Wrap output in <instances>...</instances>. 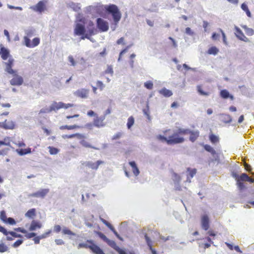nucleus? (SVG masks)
<instances>
[{"instance_id": "20", "label": "nucleus", "mask_w": 254, "mask_h": 254, "mask_svg": "<svg viewBox=\"0 0 254 254\" xmlns=\"http://www.w3.org/2000/svg\"><path fill=\"white\" fill-rule=\"evenodd\" d=\"M42 226V225L40 222L33 220L31 222L29 230L31 231H35L37 229H40Z\"/></svg>"}, {"instance_id": "33", "label": "nucleus", "mask_w": 254, "mask_h": 254, "mask_svg": "<svg viewBox=\"0 0 254 254\" xmlns=\"http://www.w3.org/2000/svg\"><path fill=\"white\" fill-rule=\"evenodd\" d=\"M79 127H80L79 126L76 125H71V126H67V125L62 126L60 127V129H62V130L65 129H68V130H71V129H76V128H79Z\"/></svg>"}, {"instance_id": "29", "label": "nucleus", "mask_w": 254, "mask_h": 254, "mask_svg": "<svg viewBox=\"0 0 254 254\" xmlns=\"http://www.w3.org/2000/svg\"><path fill=\"white\" fill-rule=\"evenodd\" d=\"M62 234L64 235H68L69 236H75L76 234L71 231L66 227H64L62 229Z\"/></svg>"}, {"instance_id": "18", "label": "nucleus", "mask_w": 254, "mask_h": 254, "mask_svg": "<svg viewBox=\"0 0 254 254\" xmlns=\"http://www.w3.org/2000/svg\"><path fill=\"white\" fill-rule=\"evenodd\" d=\"M196 172L197 171L196 169L188 168L187 169V181L190 183L191 182V179L196 174Z\"/></svg>"}, {"instance_id": "13", "label": "nucleus", "mask_w": 254, "mask_h": 254, "mask_svg": "<svg viewBox=\"0 0 254 254\" xmlns=\"http://www.w3.org/2000/svg\"><path fill=\"white\" fill-rule=\"evenodd\" d=\"M14 60L12 58L9 59L7 62L4 63V64L5 65V70L6 72L10 74H14L16 73V71L13 70L12 68V67L13 65Z\"/></svg>"}, {"instance_id": "8", "label": "nucleus", "mask_w": 254, "mask_h": 254, "mask_svg": "<svg viewBox=\"0 0 254 254\" xmlns=\"http://www.w3.org/2000/svg\"><path fill=\"white\" fill-rule=\"evenodd\" d=\"M97 26L102 32L107 31L109 29L108 23L101 18H97Z\"/></svg>"}, {"instance_id": "16", "label": "nucleus", "mask_w": 254, "mask_h": 254, "mask_svg": "<svg viewBox=\"0 0 254 254\" xmlns=\"http://www.w3.org/2000/svg\"><path fill=\"white\" fill-rule=\"evenodd\" d=\"M100 220L107 226L115 234V235L120 240H123L122 238L119 235L114 227L108 221L102 218H100Z\"/></svg>"}, {"instance_id": "60", "label": "nucleus", "mask_w": 254, "mask_h": 254, "mask_svg": "<svg viewBox=\"0 0 254 254\" xmlns=\"http://www.w3.org/2000/svg\"><path fill=\"white\" fill-rule=\"evenodd\" d=\"M68 59L69 62L71 63V64L73 66H74L75 65V62L73 57L72 56H69Z\"/></svg>"}, {"instance_id": "14", "label": "nucleus", "mask_w": 254, "mask_h": 254, "mask_svg": "<svg viewBox=\"0 0 254 254\" xmlns=\"http://www.w3.org/2000/svg\"><path fill=\"white\" fill-rule=\"evenodd\" d=\"M89 90L85 88H81L75 91L73 94L78 97L81 98H87L89 94Z\"/></svg>"}, {"instance_id": "5", "label": "nucleus", "mask_w": 254, "mask_h": 254, "mask_svg": "<svg viewBox=\"0 0 254 254\" xmlns=\"http://www.w3.org/2000/svg\"><path fill=\"white\" fill-rule=\"evenodd\" d=\"M47 3L46 0H40L36 5L30 6V8L41 13L47 9Z\"/></svg>"}, {"instance_id": "42", "label": "nucleus", "mask_w": 254, "mask_h": 254, "mask_svg": "<svg viewBox=\"0 0 254 254\" xmlns=\"http://www.w3.org/2000/svg\"><path fill=\"white\" fill-rule=\"evenodd\" d=\"M134 119L132 116H130L128 118L127 120V127L128 129H129L134 124Z\"/></svg>"}, {"instance_id": "45", "label": "nucleus", "mask_w": 254, "mask_h": 254, "mask_svg": "<svg viewBox=\"0 0 254 254\" xmlns=\"http://www.w3.org/2000/svg\"><path fill=\"white\" fill-rule=\"evenodd\" d=\"M8 250V247L3 243H0V253H4Z\"/></svg>"}, {"instance_id": "30", "label": "nucleus", "mask_w": 254, "mask_h": 254, "mask_svg": "<svg viewBox=\"0 0 254 254\" xmlns=\"http://www.w3.org/2000/svg\"><path fill=\"white\" fill-rule=\"evenodd\" d=\"M36 215L35 208H32L27 211L25 216L29 218H33Z\"/></svg>"}, {"instance_id": "9", "label": "nucleus", "mask_w": 254, "mask_h": 254, "mask_svg": "<svg viewBox=\"0 0 254 254\" xmlns=\"http://www.w3.org/2000/svg\"><path fill=\"white\" fill-rule=\"evenodd\" d=\"M235 35L239 40L245 42H250L249 39L245 36L242 31L237 26H235Z\"/></svg>"}, {"instance_id": "64", "label": "nucleus", "mask_w": 254, "mask_h": 254, "mask_svg": "<svg viewBox=\"0 0 254 254\" xmlns=\"http://www.w3.org/2000/svg\"><path fill=\"white\" fill-rule=\"evenodd\" d=\"M40 240H41V238L39 237V236H37V237L35 236L34 239H33V241L34 242V243L36 244H39L40 243Z\"/></svg>"}, {"instance_id": "37", "label": "nucleus", "mask_w": 254, "mask_h": 254, "mask_svg": "<svg viewBox=\"0 0 254 254\" xmlns=\"http://www.w3.org/2000/svg\"><path fill=\"white\" fill-rule=\"evenodd\" d=\"M242 9L246 12L247 16L249 17H251V13L249 10L247 5L245 3H243L241 5Z\"/></svg>"}, {"instance_id": "17", "label": "nucleus", "mask_w": 254, "mask_h": 254, "mask_svg": "<svg viewBox=\"0 0 254 254\" xmlns=\"http://www.w3.org/2000/svg\"><path fill=\"white\" fill-rule=\"evenodd\" d=\"M201 223L203 229L205 231L208 230L209 228V220L207 215H204L201 217Z\"/></svg>"}, {"instance_id": "21", "label": "nucleus", "mask_w": 254, "mask_h": 254, "mask_svg": "<svg viewBox=\"0 0 254 254\" xmlns=\"http://www.w3.org/2000/svg\"><path fill=\"white\" fill-rule=\"evenodd\" d=\"M220 121L224 124H229L232 122V119L230 115L222 114L220 115Z\"/></svg>"}, {"instance_id": "32", "label": "nucleus", "mask_w": 254, "mask_h": 254, "mask_svg": "<svg viewBox=\"0 0 254 254\" xmlns=\"http://www.w3.org/2000/svg\"><path fill=\"white\" fill-rule=\"evenodd\" d=\"M209 138L211 142L213 144L218 143L219 141V137L213 133H210L209 134Z\"/></svg>"}, {"instance_id": "52", "label": "nucleus", "mask_w": 254, "mask_h": 254, "mask_svg": "<svg viewBox=\"0 0 254 254\" xmlns=\"http://www.w3.org/2000/svg\"><path fill=\"white\" fill-rule=\"evenodd\" d=\"M123 135V133L121 132H117L112 137V140H116L121 138Z\"/></svg>"}, {"instance_id": "58", "label": "nucleus", "mask_w": 254, "mask_h": 254, "mask_svg": "<svg viewBox=\"0 0 254 254\" xmlns=\"http://www.w3.org/2000/svg\"><path fill=\"white\" fill-rule=\"evenodd\" d=\"M220 32L222 34V37H223V43L226 45H227L228 44L227 43V42L226 41V35L225 34V33H224V32L223 31V30L222 29H220Z\"/></svg>"}, {"instance_id": "24", "label": "nucleus", "mask_w": 254, "mask_h": 254, "mask_svg": "<svg viewBox=\"0 0 254 254\" xmlns=\"http://www.w3.org/2000/svg\"><path fill=\"white\" fill-rule=\"evenodd\" d=\"M129 164L131 168V170L133 172L134 175L137 176L139 174V171L134 161H131L129 162Z\"/></svg>"}, {"instance_id": "63", "label": "nucleus", "mask_w": 254, "mask_h": 254, "mask_svg": "<svg viewBox=\"0 0 254 254\" xmlns=\"http://www.w3.org/2000/svg\"><path fill=\"white\" fill-rule=\"evenodd\" d=\"M220 35L219 34L213 33L212 35V39L213 40H217L219 39Z\"/></svg>"}, {"instance_id": "11", "label": "nucleus", "mask_w": 254, "mask_h": 254, "mask_svg": "<svg viewBox=\"0 0 254 254\" xmlns=\"http://www.w3.org/2000/svg\"><path fill=\"white\" fill-rule=\"evenodd\" d=\"M87 243L91 244L90 250L94 254H105L103 251L97 245H96L92 240H87Z\"/></svg>"}, {"instance_id": "28", "label": "nucleus", "mask_w": 254, "mask_h": 254, "mask_svg": "<svg viewBox=\"0 0 254 254\" xmlns=\"http://www.w3.org/2000/svg\"><path fill=\"white\" fill-rule=\"evenodd\" d=\"M220 95L221 97L224 99H227L228 98H230L231 100L234 99V97L233 95H230L229 92L225 89L222 90L220 92Z\"/></svg>"}, {"instance_id": "15", "label": "nucleus", "mask_w": 254, "mask_h": 254, "mask_svg": "<svg viewBox=\"0 0 254 254\" xmlns=\"http://www.w3.org/2000/svg\"><path fill=\"white\" fill-rule=\"evenodd\" d=\"M1 124L2 128L5 129H13L16 126L15 122L12 120H5Z\"/></svg>"}, {"instance_id": "10", "label": "nucleus", "mask_w": 254, "mask_h": 254, "mask_svg": "<svg viewBox=\"0 0 254 254\" xmlns=\"http://www.w3.org/2000/svg\"><path fill=\"white\" fill-rule=\"evenodd\" d=\"M49 189H44L29 194V196L37 198H44L49 192Z\"/></svg>"}, {"instance_id": "49", "label": "nucleus", "mask_w": 254, "mask_h": 254, "mask_svg": "<svg viewBox=\"0 0 254 254\" xmlns=\"http://www.w3.org/2000/svg\"><path fill=\"white\" fill-rule=\"evenodd\" d=\"M247 177H248L247 174H246L245 173H243L240 176H239V178L237 180H239L240 181H242V182H244V181L247 182Z\"/></svg>"}, {"instance_id": "6", "label": "nucleus", "mask_w": 254, "mask_h": 254, "mask_svg": "<svg viewBox=\"0 0 254 254\" xmlns=\"http://www.w3.org/2000/svg\"><path fill=\"white\" fill-rule=\"evenodd\" d=\"M24 42L25 45L28 48H34L38 46L40 43V39L35 38L33 39L32 42L28 37L25 36L24 37Z\"/></svg>"}, {"instance_id": "41", "label": "nucleus", "mask_w": 254, "mask_h": 254, "mask_svg": "<svg viewBox=\"0 0 254 254\" xmlns=\"http://www.w3.org/2000/svg\"><path fill=\"white\" fill-rule=\"evenodd\" d=\"M172 179L175 182L179 183L181 180V176L176 173L172 174Z\"/></svg>"}, {"instance_id": "40", "label": "nucleus", "mask_w": 254, "mask_h": 254, "mask_svg": "<svg viewBox=\"0 0 254 254\" xmlns=\"http://www.w3.org/2000/svg\"><path fill=\"white\" fill-rule=\"evenodd\" d=\"M48 149L50 153L52 155H56L59 152V150L58 148L53 146L48 147Z\"/></svg>"}, {"instance_id": "23", "label": "nucleus", "mask_w": 254, "mask_h": 254, "mask_svg": "<svg viewBox=\"0 0 254 254\" xmlns=\"http://www.w3.org/2000/svg\"><path fill=\"white\" fill-rule=\"evenodd\" d=\"M0 55L2 60H6L9 56V52L4 47H1L0 50Z\"/></svg>"}, {"instance_id": "46", "label": "nucleus", "mask_w": 254, "mask_h": 254, "mask_svg": "<svg viewBox=\"0 0 254 254\" xmlns=\"http://www.w3.org/2000/svg\"><path fill=\"white\" fill-rule=\"evenodd\" d=\"M82 135L79 134V133H75V134H70V135H65L64 136H63V137L65 138H73V137H77L79 138H81L82 137Z\"/></svg>"}, {"instance_id": "44", "label": "nucleus", "mask_w": 254, "mask_h": 254, "mask_svg": "<svg viewBox=\"0 0 254 254\" xmlns=\"http://www.w3.org/2000/svg\"><path fill=\"white\" fill-rule=\"evenodd\" d=\"M204 149L207 151L208 152L211 153L212 154H214L216 153L215 151L210 145L206 144L204 146Z\"/></svg>"}, {"instance_id": "43", "label": "nucleus", "mask_w": 254, "mask_h": 254, "mask_svg": "<svg viewBox=\"0 0 254 254\" xmlns=\"http://www.w3.org/2000/svg\"><path fill=\"white\" fill-rule=\"evenodd\" d=\"M8 236H10L12 238H22V236L20 234H17L15 232L13 231H8Z\"/></svg>"}, {"instance_id": "39", "label": "nucleus", "mask_w": 254, "mask_h": 254, "mask_svg": "<svg viewBox=\"0 0 254 254\" xmlns=\"http://www.w3.org/2000/svg\"><path fill=\"white\" fill-rule=\"evenodd\" d=\"M177 131L181 136L183 135L189 134L190 132V130L189 129L179 128Z\"/></svg>"}, {"instance_id": "54", "label": "nucleus", "mask_w": 254, "mask_h": 254, "mask_svg": "<svg viewBox=\"0 0 254 254\" xmlns=\"http://www.w3.org/2000/svg\"><path fill=\"white\" fill-rule=\"evenodd\" d=\"M4 143L3 145H9L10 142V138L9 137H5L3 139V141H2Z\"/></svg>"}, {"instance_id": "36", "label": "nucleus", "mask_w": 254, "mask_h": 254, "mask_svg": "<svg viewBox=\"0 0 254 254\" xmlns=\"http://www.w3.org/2000/svg\"><path fill=\"white\" fill-rule=\"evenodd\" d=\"M219 52V50L215 46L210 47L207 53L209 55H216Z\"/></svg>"}, {"instance_id": "62", "label": "nucleus", "mask_w": 254, "mask_h": 254, "mask_svg": "<svg viewBox=\"0 0 254 254\" xmlns=\"http://www.w3.org/2000/svg\"><path fill=\"white\" fill-rule=\"evenodd\" d=\"M49 112H51V111H50V108H43L40 110L39 114L47 113Z\"/></svg>"}, {"instance_id": "1", "label": "nucleus", "mask_w": 254, "mask_h": 254, "mask_svg": "<svg viewBox=\"0 0 254 254\" xmlns=\"http://www.w3.org/2000/svg\"><path fill=\"white\" fill-rule=\"evenodd\" d=\"M95 10L97 13H102L106 11L112 15L114 21L118 23L121 20L122 14L118 6L114 4L109 5L98 4L95 6Z\"/></svg>"}, {"instance_id": "56", "label": "nucleus", "mask_w": 254, "mask_h": 254, "mask_svg": "<svg viewBox=\"0 0 254 254\" xmlns=\"http://www.w3.org/2000/svg\"><path fill=\"white\" fill-rule=\"evenodd\" d=\"M96 84L97 87L100 89V90H102L104 87V85L103 82L101 81H97L96 82Z\"/></svg>"}, {"instance_id": "35", "label": "nucleus", "mask_w": 254, "mask_h": 254, "mask_svg": "<svg viewBox=\"0 0 254 254\" xmlns=\"http://www.w3.org/2000/svg\"><path fill=\"white\" fill-rule=\"evenodd\" d=\"M197 92L201 95L203 96H208L210 94V92L209 91H204L202 89L201 85H198L197 86Z\"/></svg>"}, {"instance_id": "50", "label": "nucleus", "mask_w": 254, "mask_h": 254, "mask_svg": "<svg viewBox=\"0 0 254 254\" xmlns=\"http://www.w3.org/2000/svg\"><path fill=\"white\" fill-rule=\"evenodd\" d=\"M9 149L8 148H4L0 150V155L3 156L7 155Z\"/></svg>"}, {"instance_id": "22", "label": "nucleus", "mask_w": 254, "mask_h": 254, "mask_svg": "<svg viewBox=\"0 0 254 254\" xmlns=\"http://www.w3.org/2000/svg\"><path fill=\"white\" fill-rule=\"evenodd\" d=\"M144 238L145 239L146 243L150 250L151 251L152 254H157V253L155 249L152 248V242L149 237L148 236L147 234H144Z\"/></svg>"}, {"instance_id": "7", "label": "nucleus", "mask_w": 254, "mask_h": 254, "mask_svg": "<svg viewBox=\"0 0 254 254\" xmlns=\"http://www.w3.org/2000/svg\"><path fill=\"white\" fill-rule=\"evenodd\" d=\"M0 219L5 224L14 225L16 224L15 220L11 217L7 218L5 212L2 210L0 213Z\"/></svg>"}, {"instance_id": "26", "label": "nucleus", "mask_w": 254, "mask_h": 254, "mask_svg": "<svg viewBox=\"0 0 254 254\" xmlns=\"http://www.w3.org/2000/svg\"><path fill=\"white\" fill-rule=\"evenodd\" d=\"M16 152L21 156L29 154L31 152V149L29 147L25 149H16Z\"/></svg>"}, {"instance_id": "19", "label": "nucleus", "mask_w": 254, "mask_h": 254, "mask_svg": "<svg viewBox=\"0 0 254 254\" xmlns=\"http://www.w3.org/2000/svg\"><path fill=\"white\" fill-rule=\"evenodd\" d=\"M104 117H96L93 120V125L96 127H100L104 126Z\"/></svg>"}, {"instance_id": "59", "label": "nucleus", "mask_w": 254, "mask_h": 254, "mask_svg": "<svg viewBox=\"0 0 254 254\" xmlns=\"http://www.w3.org/2000/svg\"><path fill=\"white\" fill-rule=\"evenodd\" d=\"M14 230L15 231L19 232H21V233H24V234L27 233V231L25 229H24V228H22L21 227L16 228L14 229Z\"/></svg>"}, {"instance_id": "53", "label": "nucleus", "mask_w": 254, "mask_h": 254, "mask_svg": "<svg viewBox=\"0 0 254 254\" xmlns=\"http://www.w3.org/2000/svg\"><path fill=\"white\" fill-rule=\"evenodd\" d=\"M237 185L238 188L241 190H243L245 188V186L243 183V182L240 181L238 180H237Z\"/></svg>"}, {"instance_id": "47", "label": "nucleus", "mask_w": 254, "mask_h": 254, "mask_svg": "<svg viewBox=\"0 0 254 254\" xmlns=\"http://www.w3.org/2000/svg\"><path fill=\"white\" fill-rule=\"evenodd\" d=\"M69 6L73 8L74 11H78L80 9V7L78 3H75L72 2L69 4Z\"/></svg>"}, {"instance_id": "55", "label": "nucleus", "mask_w": 254, "mask_h": 254, "mask_svg": "<svg viewBox=\"0 0 254 254\" xmlns=\"http://www.w3.org/2000/svg\"><path fill=\"white\" fill-rule=\"evenodd\" d=\"M62 230V228L59 225H55L54 227V231L57 233H59Z\"/></svg>"}, {"instance_id": "25", "label": "nucleus", "mask_w": 254, "mask_h": 254, "mask_svg": "<svg viewBox=\"0 0 254 254\" xmlns=\"http://www.w3.org/2000/svg\"><path fill=\"white\" fill-rule=\"evenodd\" d=\"M189 134H190V140L191 142H194L198 137L199 135V132L198 130H197V131L190 130V132L189 133Z\"/></svg>"}, {"instance_id": "4", "label": "nucleus", "mask_w": 254, "mask_h": 254, "mask_svg": "<svg viewBox=\"0 0 254 254\" xmlns=\"http://www.w3.org/2000/svg\"><path fill=\"white\" fill-rule=\"evenodd\" d=\"M73 106V104L70 103L65 104L62 102H54L51 105V106L50 107V111H51V112L57 111L62 108L67 109Z\"/></svg>"}, {"instance_id": "51", "label": "nucleus", "mask_w": 254, "mask_h": 254, "mask_svg": "<svg viewBox=\"0 0 254 254\" xmlns=\"http://www.w3.org/2000/svg\"><path fill=\"white\" fill-rule=\"evenodd\" d=\"M23 243L22 240H18L12 244V247L14 248H17L21 245Z\"/></svg>"}, {"instance_id": "2", "label": "nucleus", "mask_w": 254, "mask_h": 254, "mask_svg": "<svg viewBox=\"0 0 254 254\" xmlns=\"http://www.w3.org/2000/svg\"><path fill=\"white\" fill-rule=\"evenodd\" d=\"M96 33V29L94 26V23L90 22L87 27V30L86 31L85 26L81 23H77L74 29V34L75 35L81 36V39L82 40L85 38L90 39L91 37Z\"/></svg>"}, {"instance_id": "3", "label": "nucleus", "mask_w": 254, "mask_h": 254, "mask_svg": "<svg viewBox=\"0 0 254 254\" xmlns=\"http://www.w3.org/2000/svg\"><path fill=\"white\" fill-rule=\"evenodd\" d=\"M164 134L165 136L161 135H157V139L161 142H165L169 145L181 143L185 141L184 138L180 136L178 131L171 134L170 129L166 130L164 131Z\"/></svg>"}, {"instance_id": "38", "label": "nucleus", "mask_w": 254, "mask_h": 254, "mask_svg": "<svg viewBox=\"0 0 254 254\" xmlns=\"http://www.w3.org/2000/svg\"><path fill=\"white\" fill-rule=\"evenodd\" d=\"M91 246V244H89L87 243V240L86 241L85 243H79L77 246V249H80L81 248H85V249H90Z\"/></svg>"}, {"instance_id": "61", "label": "nucleus", "mask_w": 254, "mask_h": 254, "mask_svg": "<svg viewBox=\"0 0 254 254\" xmlns=\"http://www.w3.org/2000/svg\"><path fill=\"white\" fill-rule=\"evenodd\" d=\"M55 242L57 245H63L64 244V241L62 239H56Z\"/></svg>"}, {"instance_id": "27", "label": "nucleus", "mask_w": 254, "mask_h": 254, "mask_svg": "<svg viewBox=\"0 0 254 254\" xmlns=\"http://www.w3.org/2000/svg\"><path fill=\"white\" fill-rule=\"evenodd\" d=\"M159 93L166 97H169L173 95L172 92L164 87L159 91Z\"/></svg>"}, {"instance_id": "31", "label": "nucleus", "mask_w": 254, "mask_h": 254, "mask_svg": "<svg viewBox=\"0 0 254 254\" xmlns=\"http://www.w3.org/2000/svg\"><path fill=\"white\" fill-rule=\"evenodd\" d=\"M8 232L3 227L0 225V232H1L3 235L6 236V240L8 241H11L13 240V238L8 236Z\"/></svg>"}, {"instance_id": "34", "label": "nucleus", "mask_w": 254, "mask_h": 254, "mask_svg": "<svg viewBox=\"0 0 254 254\" xmlns=\"http://www.w3.org/2000/svg\"><path fill=\"white\" fill-rule=\"evenodd\" d=\"M242 27L245 30L247 35L252 36L254 34V30L252 28H249L246 25H242Z\"/></svg>"}, {"instance_id": "48", "label": "nucleus", "mask_w": 254, "mask_h": 254, "mask_svg": "<svg viewBox=\"0 0 254 254\" xmlns=\"http://www.w3.org/2000/svg\"><path fill=\"white\" fill-rule=\"evenodd\" d=\"M144 86L148 89L151 90L153 87V84L151 81H147L144 83Z\"/></svg>"}, {"instance_id": "12", "label": "nucleus", "mask_w": 254, "mask_h": 254, "mask_svg": "<svg viewBox=\"0 0 254 254\" xmlns=\"http://www.w3.org/2000/svg\"><path fill=\"white\" fill-rule=\"evenodd\" d=\"M13 77V78L10 80V83L12 85H17V86H20L23 83V78L16 74L15 73L14 74H12Z\"/></svg>"}, {"instance_id": "57", "label": "nucleus", "mask_w": 254, "mask_h": 254, "mask_svg": "<svg viewBox=\"0 0 254 254\" xmlns=\"http://www.w3.org/2000/svg\"><path fill=\"white\" fill-rule=\"evenodd\" d=\"M36 234L33 232L29 233H26V235H25V237L27 239H31L32 237H34L36 236Z\"/></svg>"}]
</instances>
